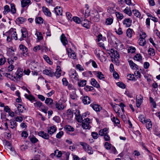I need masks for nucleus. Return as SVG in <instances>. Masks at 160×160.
<instances>
[{
    "label": "nucleus",
    "mask_w": 160,
    "mask_h": 160,
    "mask_svg": "<svg viewBox=\"0 0 160 160\" xmlns=\"http://www.w3.org/2000/svg\"><path fill=\"white\" fill-rule=\"evenodd\" d=\"M69 77L71 81L73 82H76L79 80V76L76 71L71 70L69 72Z\"/></svg>",
    "instance_id": "nucleus-1"
},
{
    "label": "nucleus",
    "mask_w": 160,
    "mask_h": 160,
    "mask_svg": "<svg viewBox=\"0 0 160 160\" xmlns=\"http://www.w3.org/2000/svg\"><path fill=\"white\" fill-rule=\"evenodd\" d=\"M90 122V120L87 118L84 119L82 121V127L84 129H90L91 127L89 124Z\"/></svg>",
    "instance_id": "nucleus-2"
},
{
    "label": "nucleus",
    "mask_w": 160,
    "mask_h": 160,
    "mask_svg": "<svg viewBox=\"0 0 160 160\" xmlns=\"http://www.w3.org/2000/svg\"><path fill=\"white\" fill-rule=\"evenodd\" d=\"M19 48L23 56H26L28 54V48L26 47L23 45L21 44L19 45Z\"/></svg>",
    "instance_id": "nucleus-3"
},
{
    "label": "nucleus",
    "mask_w": 160,
    "mask_h": 160,
    "mask_svg": "<svg viewBox=\"0 0 160 160\" xmlns=\"http://www.w3.org/2000/svg\"><path fill=\"white\" fill-rule=\"evenodd\" d=\"M38 134L39 136L44 139L46 140H48L49 139V134L43 131L39 132L38 133Z\"/></svg>",
    "instance_id": "nucleus-4"
},
{
    "label": "nucleus",
    "mask_w": 160,
    "mask_h": 160,
    "mask_svg": "<svg viewBox=\"0 0 160 160\" xmlns=\"http://www.w3.org/2000/svg\"><path fill=\"white\" fill-rule=\"evenodd\" d=\"M132 22V20L130 18H125L123 21V24L127 27H130Z\"/></svg>",
    "instance_id": "nucleus-5"
},
{
    "label": "nucleus",
    "mask_w": 160,
    "mask_h": 160,
    "mask_svg": "<svg viewBox=\"0 0 160 160\" xmlns=\"http://www.w3.org/2000/svg\"><path fill=\"white\" fill-rule=\"evenodd\" d=\"M90 106L96 112H99L102 109V107L100 105L98 104L92 103L90 105Z\"/></svg>",
    "instance_id": "nucleus-6"
},
{
    "label": "nucleus",
    "mask_w": 160,
    "mask_h": 160,
    "mask_svg": "<svg viewBox=\"0 0 160 160\" xmlns=\"http://www.w3.org/2000/svg\"><path fill=\"white\" fill-rule=\"evenodd\" d=\"M31 4L30 0H22L21 1V7L24 8L27 6H28Z\"/></svg>",
    "instance_id": "nucleus-7"
},
{
    "label": "nucleus",
    "mask_w": 160,
    "mask_h": 160,
    "mask_svg": "<svg viewBox=\"0 0 160 160\" xmlns=\"http://www.w3.org/2000/svg\"><path fill=\"white\" fill-rule=\"evenodd\" d=\"M61 70L60 68V67L59 66H58L57 68V69L56 72L55 73L54 72V76H56L57 78H58L61 76Z\"/></svg>",
    "instance_id": "nucleus-8"
},
{
    "label": "nucleus",
    "mask_w": 160,
    "mask_h": 160,
    "mask_svg": "<svg viewBox=\"0 0 160 160\" xmlns=\"http://www.w3.org/2000/svg\"><path fill=\"white\" fill-rule=\"evenodd\" d=\"M111 52L112 54V57H114L116 58H119L120 57L119 52L114 49H111Z\"/></svg>",
    "instance_id": "nucleus-9"
},
{
    "label": "nucleus",
    "mask_w": 160,
    "mask_h": 160,
    "mask_svg": "<svg viewBox=\"0 0 160 160\" xmlns=\"http://www.w3.org/2000/svg\"><path fill=\"white\" fill-rule=\"evenodd\" d=\"M43 74L48 75L49 76L52 77L53 76L54 72L52 70L46 69L43 71Z\"/></svg>",
    "instance_id": "nucleus-10"
},
{
    "label": "nucleus",
    "mask_w": 160,
    "mask_h": 160,
    "mask_svg": "<svg viewBox=\"0 0 160 160\" xmlns=\"http://www.w3.org/2000/svg\"><path fill=\"white\" fill-rule=\"evenodd\" d=\"M57 15H62V10L60 7H56L53 11Z\"/></svg>",
    "instance_id": "nucleus-11"
},
{
    "label": "nucleus",
    "mask_w": 160,
    "mask_h": 160,
    "mask_svg": "<svg viewBox=\"0 0 160 160\" xmlns=\"http://www.w3.org/2000/svg\"><path fill=\"white\" fill-rule=\"evenodd\" d=\"M57 130V128L55 126H51L48 128V132L50 135L53 134Z\"/></svg>",
    "instance_id": "nucleus-12"
},
{
    "label": "nucleus",
    "mask_w": 160,
    "mask_h": 160,
    "mask_svg": "<svg viewBox=\"0 0 160 160\" xmlns=\"http://www.w3.org/2000/svg\"><path fill=\"white\" fill-rule=\"evenodd\" d=\"M81 24L82 26L87 29H88L90 28L89 22L86 19H84V20L82 19Z\"/></svg>",
    "instance_id": "nucleus-13"
},
{
    "label": "nucleus",
    "mask_w": 160,
    "mask_h": 160,
    "mask_svg": "<svg viewBox=\"0 0 160 160\" xmlns=\"http://www.w3.org/2000/svg\"><path fill=\"white\" fill-rule=\"evenodd\" d=\"M82 101L84 104H88L90 103L91 100L89 97L86 96L83 97Z\"/></svg>",
    "instance_id": "nucleus-14"
},
{
    "label": "nucleus",
    "mask_w": 160,
    "mask_h": 160,
    "mask_svg": "<svg viewBox=\"0 0 160 160\" xmlns=\"http://www.w3.org/2000/svg\"><path fill=\"white\" fill-rule=\"evenodd\" d=\"M60 39L64 46H66L68 44V41L65 35L62 34L60 37Z\"/></svg>",
    "instance_id": "nucleus-15"
},
{
    "label": "nucleus",
    "mask_w": 160,
    "mask_h": 160,
    "mask_svg": "<svg viewBox=\"0 0 160 160\" xmlns=\"http://www.w3.org/2000/svg\"><path fill=\"white\" fill-rule=\"evenodd\" d=\"M128 62L131 68L133 70L136 69H138V66L132 60L128 61Z\"/></svg>",
    "instance_id": "nucleus-16"
},
{
    "label": "nucleus",
    "mask_w": 160,
    "mask_h": 160,
    "mask_svg": "<svg viewBox=\"0 0 160 160\" xmlns=\"http://www.w3.org/2000/svg\"><path fill=\"white\" fill-rule=\"evenodd\" d=\"M91 85L94 87H96L97 88H99L100 87V85L94 78H92L91 79Z\"/></svg>",
    "instance_id": "nucleus-17"
},
{
    "label": "nucleus",
    "mask_w": 160,
    "mask_h": 160,
    "mask_svg": "<svg viewBox=\"0 0 160 160\" xmlns=\"http://www.w3.org/2000/svg\"><path fill=\"white\" fill-rule=\"evenodd\" d=\"M26 20V18L22 17H20L16 19V22L17 24H22Z\"/></svg>",
    "instance_id": "nucleus-18"
},
{
    "label": "nucleus",
    "mask_w": 160,
    "mask_h": 160,
    "mask_svg": "<svg viewBox=\"0 0 160 160\" xmlns=\"http://www.w3.org/2000/svg\"><path fill=\"white\" fill-rule=\"evenodd\" d=\"M95 74L97 75V77L100 79H103L105 78L104 75L102 73L99 71H95L94 72Z\"/></svg>",
    "instance_id": "nucleus-19"
},
{
    "label": "nucleus",
    "mask_w": 160,
    "mask_h": 160,
    "mask_svg": "<svg viewBox=\"0 0 160 160\" xmlns=\"http://www.w3.org/2000/svg\"><path fill=\"white\" fill-rule=\"evenodd\" d=\"M55 106L56 108L59 110H62L64 108L63 105L60 102H56Z\"/></svg>",
    "instance_id": "nucleus-20"
},
{
    "label": "nucleus",
    "mask_w": 160,
    "mask_h": 160,
    "mask_svg": "<svg viewBox=\"0 0 160 160\" xmlns=\"http://www.w3.org/2000/svg\"><path fill=\"white\" fill-rule=\"evenodd\" d=\"M42 10L45 15L49 17H50L51 16V12L49 10L48 8L43 7L42 8Z\"/></svg>",
    "instance_id": "nucleus-21"
},
{
    "label": "nucleus",
    "mask_w": 160,
    "mask_h": 160,
    "mask_svg": "<svg viewBox=\"0 0 160 160\" xmlns=\"http://www.w3.org/2000/svg\"><path fill=\"white\" fill-rule=\"evenodd\" d=\"M139 44L141 46H144L146 44V41L143 38H140L139 39Z\"/></svg>",
    "instance_id": "nucleus-22"
},
{
    "label": "nucleus",
    "mask_w": 160,
    "mask_h": 160,
    "mask_svg": "<svg viewBox=\"0 0 160 160\" xmlns=\"http://www.w3.org/2000/svg\"><path fill=\"white\" fill-rule=\"evenodd\" d=\"M149 120L150 119L146 120L145 122L144 123H146V128L148 130L151 128L152 127L151 122Z\"/></svg>",
    "instance_id": "nucleus-23"
},
{
    "label": "nucleus",
    "mask_w": 160,
    "mask_h": 160,
    "mask_svg": "<svg viewBox=\"0 0 160 160\" xmlns=\"http://www.w3.org/2000/svg\"><path fill=\"white\" fill-rule=\"evenodd\" d=\"M35 21L36 23L39 24L42 23L43 22V18L40 17H36L35 18Z\"/></svg>",
    "instance_id": "nucleus-24"
},
{
    "label": "nucleus",
    "mask_w": 160,
    "mask_h": 160,
    "mask_svg": "<svg viewBox=\"0 0 160 160\" xmlns=\"http://www.w3.org/2000/svg\"><path fill=\"white\" fill-rule=\"evenodd\" d=\"M123 12L125 13L128 14L129 16H131L132 15V13L130 9V8L128 7L124 9Z\"/></svg>",
    "instance_id": "nucleus-25"
},
{
    "label": "nucleus",
    "mask_w": 160,
    "mask_h": 160,
    "mask_svg": "<svg viewBox=\"0 0 160 160\" xmlns=\"http://www.w3.org/2000/svg\"><path fill=\"white\" fill-rule=\"evenodd\" d=\"M73 112L70 109H69L67 111V117L68 119H71L73 117Z\"/></svg>",
    "instance_id": "nucleus-26"
},
{
    "label": "nucleus",
    "mask_w": 160,
    "mask_h": 160,
    "mask_svg": "<svg viewBox=\"0 0 160 160\" xmlns=\"http://www.w3.org/2000/svg\"><path fill=\"white\" fill-rule=\"evenodd\" d=\"M113 19L111 18H108L106 19L105 23L107 25H110L113 22Z\"/></svg>",
    "instance_id": "nucleus-27"
},
{
    "label": "nucleus",
    "mask_w": 160,
    "mask_h": 160,
    "mask_svg": "<svg viewBox=\"0 0 160 160\" xmlns=\"http://www.w3.org/2000/svg\"><path fill=\"white\" fill-rule=\"evenodd\" d=\"M132 31H133L132 29L130 28H128L126 31L127 36L129 38H131L132 37Z\"/></svg>",
    "instance_id": "nucleus-28"
},
{
    "label": "nucleus",
    "mask_w": 160,
    "mask_h": 160,
    "mask_svg": "<svg viewBox=\"0 0 160 160\" xmlns=\"http://www.w3.org/2000/svg\"><path fill=\"white\" fill-rule=\"evenodd\" d=\"M25 97L26 98L28 99L30 101L32 102L33 100L35 99V97L32 95H28L27 94H25Z\"/></svg>",
    "instance_id": "nucleus-29"
},
{
    "label": "nucleus",
    "mask_w": 160,
    "mask_h": 160,
    "mask_svg": "<svg viewBox=\"0 0 160 160\" xmlns=\"http://www.w3.org/2000/svg\"><path fill=\"white\" fill-rule=\"evenodd\" d=\"M142 101V98H140L139 99L136 98V106L138 108H139L140 106Z\"/></svg>",
    "instance_id": "nucleus-30"
},
{
    "label": "nucleus",
    "mask_w": 160,
    "mask_h": 160,
    "mask_svg": "<svg viewBox=\"0 0 160 160\" xmlns=\"http://www.w3.org/2000/svg\"><path fill=\"white\" fill-rule=\"evenodd\" d=\"M87 81L86 80H80L78 82V85L79 87H83L86 84Z\"/></svg>",
    "instance_id": "nucleus-31"
},
{
    "label": "nucleus",
    "mask_w": 160,
    "mask_h": 160,
    "mask_svg": "<svg viewBox=\"0 0 160 160\" xmlns=\"http://www.w3.org/2000/svg\"><path fill=\"white\" fill-rule=\"evenodd\" d=\"M134 59L138 61L142 60V56L140 54H137L134 57Z\"/></svg>",
    "instance_id": "nucleus-32"
},
{
    "label": "nucleus",
    "mask_w": 160,
    "mask_h": 160,
    "mask_svg": "<svg viewBox=\"0 0 160 160\" xmlns=\"http://www.w3.org/2000/svg\"><path fill=\"white\" fill-rule=\"evenodd\" d=\"M64 129L66 131H73L74 130V129L72 127L69 125L66 126Z\"/></svg>",
    "instance_id": "nucleus-33"
},
{
    "label": "nucleus",
    "mask_w": 160,
    "mask_h": 160,
    "mask_svg": "<svg viewBox=\"0 0 160 160\" xmlns=\"http://www.w3.org/2000/svg\"><path fill=\"white\" fill-rule=\"evenodd\" d=\"M10 9L8 5H6L4 7V10L3 12V13L4 14H7L9 12Z\"/></svg>",
    "instance_id": "nucleus-34"
},
{
    "label": "nucleus",
    "mask_w": 160,
    "mask_h": 160,
    "mask_svg": "<svg viewBox=\"0 0 160 160\" xmlns=\"http://www.w3.org/2000/svg\"><path fill=\"white\" fill-rule=\"evenodd\" d=\"M11 12L12 14H15L16 12V9L15 8V5L13 3L11 4Z\"/></svg>",
    "instance_id": "nucleus-35"
},
{
    "label": "nucleus",
    "mask_w": 160,
    "mask_h": 160,
    "mask_svg": "<svg viewBox=\"0 0 160 160\" xmlns=\"http://www.w3.org/2000/svg\"><path fill=\"white\" fill-rule=\"evenodd\" d=\"M10 125L11 126L10 127L12 129L16 128L17 126V123L14 121L10 120Z\"/></svg>",
    "instance_id": "nucleus-36"
},
{
    "label": "nucleus",
    "mask_w": 160,
    "mask_h": 160,
    "mask_svg": "<svg viewBox=\"0 0 160 160\" xmlns=\"http://www.w3.org/2000/svg\"><path fill=\"white\" fill-rule=\"evenodd\" d=\"M30 141L33 143H35L38 142V140L37 138L34 136L32 137H29Z\"/></svg>",
    "instance_id": "nucleus-37"
},
{
    "label": "nucleus",
    "mask_w": 160,
    "mask_h": 160,
    "mask_svg": "<svg viewBox=\"0 0 160 160\" xmlns=\"http://www.w3.org/2000/svg\"><path fill=\"white\" fill-rule=\"evenodd\" d=\"M72 19L74 22L78 24L81 23L82 21V20L80 19L77 17H73L72 18Z\"/></svg>",
    "instance_id": "nucleus-38"
},
{
    "label": "nucleus",
    "mask_w": 160,
    "mask_h": 160,
    "mask_svg": "<svg viewBox=\"0 0 160 160\" xmlns=\"http://www.w3.org/2000/svg\"><path fill=\"white\" fill-rule=\"evenodd\" d=\"M99 15L97 13V14L92 18V20L94 22H98L99 21Z\"/></svg>",
    "instance_id": "nucleus-39"
},
{
    "label": "nucleus",
    "mask_w": 160,
    "mask_h": 160,
    "mask_svg": "<svg viewBox=\"0 0 160 160\" xmlns=\"http://www.w3.org/2000/svg\"><path fill=\"white\" fill-rule=\"evenodd\" d=\"M80 144L82 146L83 149L85 150H86L87 148L89 146V145L85 142H79Z\"/></svg>",
    "instance_id": "nucleus-40"
},
{
    "label": "nucleus",
    "mask_w": 160,
    "mask_h": 160,
    "mask_svg": "<svg viewBox=\"0 0 160 160\" xmlns=\"http://www.w3.org/2000/svg\"><path fill=\"white\" fill-rule=\"evenodd\" d=\"M150 102L151 103L152 105H153V107L154 108H155L156 107V102L154 101V99L151 97H150L149 98Z\"/></svg>",
    "instance_id": "nucleus-41"
},
{
    "label": "nucleus",
    "mask_w": 160,
    "mask_h": 160,
    "mask_svg": "<svg viewBox=\"0 0 160 160\" xmlns=\"http://www.w3.org/2000/svg\"><path fill=\"white\" fill-rule=\"evenodd\" d=\"M45 103L48 105H51L53 103V100L51 98H47L45 101Z\"/></svg>",
    "instance_id": "nucleus-42"
},
{
    "label": "nucleus",
    "mask_w": 160,
    "mask_h": 160,
    "mask_svg": "<svg viewBox=\"0 0 160 160\" xmlns=\"http://www.w3.org/2000/svg\"><path fill=\"white\" fill-rule=\"evenodd\" d=\"M112 121L116 124H119L120 123V121L117 118L113 117L111 119Z\"/></svg>",
    "instance_id": "nucleus-43"
},
{
    "label": "nucleus",
    "mask_w": 160,
    "mask_h": 160,
    "mask_svg": "<svg viewBox=\"0 0 160 160\" xmlns=\"http://www.w3.org/2000/svg\"><path fill=\"white\" fill-rule=\"evenodd\" d=\"M116 14L118 18L120 20H121L123 18V15L120 12H116Z\"/></svg>",
    "instance_id": "nucleus-44"
},
{
    "label": "nucleus",
    "mask_w": 160,
    "mask_h": 160,
    "mask_svg": "<svg viewBox=\"0 0 160 160\" xmlns=\"http://www.w3.org/2000/svg\"><path fill=\"white\" fill-rule=\"evenodd\" d=\"M68 56L72 59H75L76 58V54L74 52H68Z\"/></svg>",
    "instance_id": "nucleus-45"
},
{
    "label": "nucleus",
    "mask_w": 160,
    "mask_h": 160,
    "mask_svg": "<svg viewBox=\"0 0 160 160\" xmlns=\"http://www.w3.org/2000/svg\"><path fill=\"white\" fill-rule=\"evenodd\" d=\"M23 108H24V109L26 110V108L21 104H19L17 107V109L19 112L22 113L23 112Z\"/></svg>",
    "instance_id": "nucleus-46"
},
{
    "label": "nucleus",
    "mask_w": 160,
    "mask_h": 160,
    "mask_svg": "<svg viewBox=\"0 0 160 160\" xmlns=\"http://www.w3.org/2000/svg\"><path fill=\"white\" fill-rule=\"evenodd\" d=\"M43 58L50 65H52V62L51 61L47 55H44Z\"/></svg>",
    "instance_id": "nucleus-47"
},
{
    "label": "nucleus",
    "mask_w": 160,
    "mask_h": 160,
    "mask_svg": "<svg viewBox=\"0 0 160 160\" xmlns=\"http://www.w3.org/2000/svg\"><path fill=\"white\" fill-rule=\"evenodd\" d=\"M84 90L87 92L93 90L94 88L92 86H90L88 85H87L84 88Z\"/></svg>",
    "instance_id": "nucleus-48"
},
{
    "label": "nucleus",
    "mask_w": 160,
    "mask_h": 160,
    "mask_svg": "<svg viewBox=\"0 0 160 160\" xmlns=\"http://www.w3.org/2000/svg\"><path fill=\"white\" fill-rule=\"evenodd\" d=\"M91 63L92 66L94 68H97V65L96 62L93 60H91L88 62H87V63L89 64Z\"/></svg>",
    "instance_id": "nucleus-49"
},
{
    "label": "nucleus",
    "mask_w": 160,
    "mask_h": 160,
    "mask_svg": "<svg viewBox=\"0 0 160 160\" xmlns=\"http://www.w3.org/2000/svg\"><path fill=\"white\" fill-rule=\"evenodd\" d=\"M134 14L137 17L140 18L141 16V13L140 12L137 10H133Z\"/></svg>",
    "instance_id": "nucleus-50"
},
{
    "label": "nucleus",
    "mask_w": 160,
    "mask_h": 160,
    "mask_svg": "<svg viewBox=\"0 0 160 160\" xmlns=\"http://www.w3.org/2000/svg\"><path fill=\"white\" fill-rule=\"evenodd\" d=\"M85 151L89 154H92L93 153V151L92 148L89 146L87 148L86 150H85Z\"/></svg>",
    "instance_id": "nucleus-51"
},
{
    "label": "nucleus",
    "mask_w": 160,
    "mask_h": 160,
    "mask_svg": "<svg viewBox=\"0 0 160 160\" xmlns=\"http://www.w3.org/2000/svg\"><path fill=\"white\" fill-rule=\"evenodd\" d=\"M116 84L118 86L122 88H125L126 87L125 84L121 82H118Z\"/></svg>",
    "instance_id": "nucleus-52"
},
{
    "label": "nucleus",
    "mask_w": 160,
    "mask_h": 160,
    "mask_svg": "<svg viewBox=\"0 0 160 160\" xmlns=\"http://www.w3.org/2000/svg\"><path fill=\"white\" fill-rule=\"evenodd\" d=\"M148 52H149V54L150 55L153 56L155 55V50L152 48H150L148 51Z\"/></svg>",
    "instance_id": "nucleus-53"
},
{
    "label": "nucleus",
    "mask_w": 160,
    "mask_h": 160,
    "mask_svg": "<svg viewBox=\"0 0 160 160\" xmlns=\"http://www.w3.org/2000/svg\"><path fill=\"white\" fill-rule=\"evenodd\" d=\"M34 104L35 107L40 108L42 106V103L40 101H37L34 103Z\"/></svg>",
    "instance_id": "nucleus-54"
},
{
    "label": "nucleus",
    "mask_w": 160,
    "mask_h": 160,
    "mask_svg": "<svg viewBox=\"0 0 160 160\" xmlns=\"http://www.w3.org/2000/svg\"><path fill=\"white\" fill-rule=\"evenodd\" d=\"M136 49L135 48L131 47L128 49V53L131 52V53H134L135 52Z\"/></svg>",
    "instance_id": "nucleus-55"
},
{
    "label": "nucleus",
    "mask_w": 160,
    "mask_h": 160,
    "mask_svg": "<svg viewBox=\"0 0 160 160\" xmlns=\"http://www.w3.org/2000/svg\"><path fill=\"white\" fill-rule=\"evenodd\" d=\"M138 118L140 122H141L142 123H144L146 121V120H145V118L143 117V115L139 116Z\"/></svg>",
    "instance_id": "nucleus-56"
},
{
    "label": "nucleus",
    "mask_w": 160,
    "mask_h": 160,
    "mask_svg": "<svg viewBox=\"0 0 160 160\" xmlns=\"http://www.w3.org/2000/svg\"><path fill=\"white\" fill-rule=\"evenodd\" d=\"M91 135L92 138L94 139H96L98 138V133L97 132H92Z\"/></svg>",
    "instance_id": "nucleus-57"
},
{
    "label": "nucleus",
    "mask_w": 160,
    "mask_h": 160,
    "mask_svg": "<svg viewBox=\"0 0 160 160\" xmlns=\"http://www.w3.org/2000/svg\"><path fill=\"white\" fill-rule=\"evenodd\" d=\"M111 144L108 142H106L104 144L105 148L107 150H110L111 147Z\"/></svg>",
    "instance_id": "nucleus-58"
},
{
    "label": "nucleus",
    "mask_w": 160,
    "mask_h": 160,
    "mask_svg": "<svg viewBox=\"0 0 160 160\" xmlns=\"http://www.w3.org/2000/svg\"><path fill=\"white\" fill-rule=\"evenodd\" d=\"M140 145L146 151H147L148 152H149V153H150V151H149L146 147L145 146V143H143V142H140Z\"/></svg>",
    "instance_id": "nucleus-59"
},
{
    "label": "nucleus",
    "mask_w": 160,
    "mask_h": 160,
    "mask_svg": "<svg viewBox=\"0 0 160 160\" xmlns=\"http://www.w3.org/2000/svg\"><path fill=\"white\" fill-rule=\"evenodd\" d=\"M6 62L5 58L4 57L0 58V66H2Z\"/></svg>",
    "instance_id": "nucleus-60"
},
{
    "label": "nucleus",
    "mask_w": 160,
    "mask_h": 160,
    "mask_svg": "<svg viewBox=\"0 0 160 160\" xmlns=\"http://www.w3.org/2000/svg\"><path fill=\"white\" fill-rule=\"evenodd\" d=\"M22 74L23 73L22 71L19 70H17V76L18 78H20L22 76Z\"/></svg>",
    "instance_id": "nucleus-61"
},
{
    "label": "nucleus",
    "mask_w": 160,
    "mask_h": 160,
    "mask_svg": "<svg viewBox=\"0 0 160 160\" xmlns=\"http://www.w3.org/2000/svg\"><path fill=\"white\" fill-rule=\"evenodd\" d=\"M115 30L116 32L118 35H122L123 33V32L122 31V29L120 27L117 30L116 28H115Z\"/></svg>",
    "instance_id": "nucleus-62"
},
{
    "label": "nucleus",
    "mask_w": 160,
    "mask_h": 160,
    "mask_svg": "<svg viewBox=\"0 0 160 160\" xmlns=\"http://www.w3.org/2000/svg\"><path fill=\"white\" fill-rule=\"evenodd\" d=\"M63 134V131H61L57 134L56 137L58 138H60Z\"/></svg>",
    "instance_id": "nucleus-63"
},
{
    "label": "nucleus",
    "mask_w": 160,
    "mask_h": 160,
    "mask_svg": "<svg viewBox=\"0 0 160 160\" xmlns=\"http://www.w3.org/2000/svg\"><path fill=\"white\" fill-rule=\"evenodd\" d=\"M76 118L78 122H81L83 121L82 117L80 114L76 117Z\"/></svg>",
    "instance_id": "nucleus-64"
}]
</instances>
